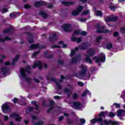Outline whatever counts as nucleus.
I'll use <instances>...</instances> for the list:
<instances>
[{
    "label": "nucleus",
    "mask_w": 125,
    "mask_h": 125,
    "mask_svg": "<svg viewBox=\"0 0 125 125\" xmlns=\"http://www.w3.org/2000/svg\"><path fill=\"white\" fill-rule=\"evenodd\" d=\"M80 71H79L78 75H76L77 78H83L84 80H88L90 78L91 74L87 71V66L83 64H82L80 66Z\"/></svg>",
    "instance_id": "obj_1"
},
{
    "label": "nucleus",
    "mask_w": 125,
    "mask_h": 125,
    "mask_svg": "<svg viewBox=\"0 0 125 125\" xmlns=\"http://www.w3.org/2000/svg\"><path fill=\"white\" fill-rule=\"evenodd\" d=\"M98 122H99L100 125H120L121 123L111 120H105L103 121V119L101 118H99L97 120Z\"/></svg>",
    "instance_id": "obj_2"
},
{
    "label": "nucleus",
    "mask_w": 125,
    "mask_h": 125,
    "mask_svg": "<svg viewBox=\"0 0 125 125\" xmlns=\"http://www.w3.org/2000/svg\"><path fill=\"white\" fill-rule=\"evenodd\" d=\"M31 68V66H27V67L26 68V69H25L24 68H21L20 70V75L19 76L21 79H26V82H29V81H31L30 78H26V71H27V74H30L31 72L30 71V69Z\"/></svg>",
    "instance_id": "obj_3"
},
{
    "label": "nucleus",
    "mask_w": 125,
    "mask_h": 125,
    "mask_svg": "<svg viewBox=\"0 0 125 125\" xmlns=\"http://www.w3.org/2000/svg\"><path fill=\"white\" fill-rule=\"evenodd\" d=\"M94 53H95V51H94V50L92 49H89L88 50V52L86 54V58L85 59L87 63H89V64H91L92 63L90 57L92 56V55H94Z\"/></svg>",
    "instance_id": "obj_4"
},
{
    "label": "nucleus",
    "mask_w": 125,
    "mask_h": 125,
    "mask_svg": "<svg viewBox=\"0 0 125 125\" xmlns=\"http://www.w3.org/2000/svg\"><path fill=\"white\" fill-rule=\"evenodd\" d=\"M93 60H95L96 63H99V62H104L105 60H106V57H105V54L102 53L100 55V57H94L93 58Z\"/></svg>",
    "instance_id": "obj_5"
},
{
    "label": "nucleus",
    "mask_w": 125,
    "mask_h": 125,
    "mask_svg": "<svg viewBox=\"0 0 125 125\" xmlns=\"http://www.w3.org/2000/svg\"><path fill=\"white\" fill-rule=\"evenodd\" d=\"M81 34V31L80 30H75L74 31L73 36V37L71 38V41L72 42H78V43L79 42H81L82 41V38L79 37L78 38H77L75 37V36H77V35H80Z\"/></svg>",
    "instance_id": "obj_6"
},
{
    "label": "nucleus",
    "mask_w": 125,
    "mask_h": 125,
    "mask_svg": "<svg viewBox=\"0 0 125 125\" xmlns=\"http://www.w3.org/2000/svg\"><path fill=\"white\" fill-rule=\"evenodd\" d=\"M9 103H5L1 106V109L3 111V113H8L10 112V108H9Z\"/></svg>",
    "instance_id": "obj_7"
},
{
    "label": "nucleus",
    "mask_w": 125,
    "mask_h": 125,
    "mask_svg": "<svg viewBox=\"0 0 125 125\" xmlns=\"http://www.w3.org/2000/svg\"><path fill=\"white\" fill-rule=\"evenodd\" d=\"M104 116H105V112H102L100 113V115H99V118H94V119H92V120H91V125H95V123L97 122L98 123H100L99 122V121H97V119H102V118H101V117H104Z\"/></svg>",
    "instance_id": "obj_8"
},
{
    "label": "nucleus",
    "mask_w": 125,
    "mask_h": 125,
    "mask_svg": "<svg viewBox=\"0 0 125 125\" xmlns=\"http://www.w3.org/2000/svg\"><path fill=\"white\" fill-rule=\"evenodd\" d=\"M61 80H60L59 81H56V80H55V78H51V80L52 82H55V83L58 87V88H61V85H60V83H62V80L64 79H65V77H64L63 76H61Z\"/></svg>",
    "instance_id": "obj_9"
},
{
    "label": "nucleus",
    "mask_w": 125,
    "mask_h": 125,
    "mask_svg": "<svg viewBox=\"0 0 125 125\" xmlns=\"http://www.w3.org/2000/svg\"><path fill=\"white\" fill-rule=\"evenodd\" d=\"M105 27L104 26H99L98 25L97 26V32L98 33H109V30H104Z\"/></svg>",
    "instance_id": "obj_10"
},
{
    "label": "nucleus",
    "mask_w": 125,
    "mask_h": 125,
    "mask_svg": "<svg viewBox=\"0 0 125 125\" xmlns=\"http://www.w3.org/2000/svg\"><path fill=\"white\" fill-rule=\"evenodd\" d=\"M72 108L73 109H81L83 107V105L81 104V103L79 102H74L72 104Z\"/></svg>",
    "instance_id": "obj_11"
},
{
    "label": "nucleus",
    "mask_w": 125,
    "mask_h": 125,
    "mask_svg": "<svg viewBox=\"0 0 125 125\" xmlns=\"http://www.w3.org/2000/svg\"><path fill=\"white\" fill-rule=\"evenodd\" d=\"M118 19V17H114V16H111L109 17H107L105 18V21L107 23V22H112L114 21H117V20Z\"/></svg>",
    "instance_id": "obj_12"
},
{
    "label": "nucleus",
    "mask_w": 125,
    "mask_h": 125,
    "mask_svg": "<svg viewBox=\"0 0 125 125\" xmlns=\"http://www.w3.org/2000/svg\"><path fill=\"white\" fill-rule=\"evenodd\" d=\"M83 6H79L76 10H74L72 12V15L73 16H77V15H78L82 10H83Z\"/></svg>",
    "instance_id": "obj_13"
},
{
    "label": "nucleus",
    "mask_w": 125,
    "mask_h": 125,
    "mask_svg": "<svg viewBox=\"0 0 125 125\" xmlns=\"http://www.w3.org/2000/svg\"><path fill=\"white\" fill-rule=\"evenodd\" d=\"M10 118H14L15 119L16 121L18 122H20L21 121V118L20 115H18L17 113H13L10 116Z\"/></svg>",
    "instance_id": "obj_14"
},
{
    "label": "nucleus",
    "mask_w": 125,
    "mask_h": 125,
    "mask_svg": "<svg viewBox=\"0 0 125 125\" xmlns=\"http://www.w3.org/2000/svg\"><path fill=\"white\" fill-rule=\"evenodd\" d=\"M62 29L65 32H71L72 31V27L70 24H64L62 26Z\"/></svg>",
    "instance_id": "obj_15"
},
{
    "label": "nucleus",
    "mask_w": 125,
    "mask_h": 125,
    "mask_svg": "<svg viewBox=\"0 0 125 125\" xmlns=\"http://www.w3.org/2000/svg\"><path fill=\"white\" fill-rule=\"evenodd\" d=\"M37 66H38L40 70L42 69V62H40V61L35 62L33 65V68H36Z\"/></svg>",
    "instance_id": "obj_16"
},
{
    "label": "nucleus",
    "mask_w": 125,
    "mask_h": 125,
    "mask_svg": "<svg viewBox=\"0 0 125 125\" xmlns=\"http://www.w3.org/2000/svg\"><path fill=\"white\" fill-rule=\"evenodd\" d=\"M117 116L119 118L122 117H125V110L124 109H120L117 111Z\"/></svg>",
    "instance_id": "obj_17"
},
{
    "label": "nucleus",
    "mask_w": 125,
    "mask_h": 125,
    "mask_svg": "<svg viewBox=\"0 0 125 125\" xmlns=\"http://www.w3.org/2000/svg\"><path fill=\"white\" fill-rule=\"evenodd\" d=\"M0 74L3 75V76H6L7 74V68H6V66H3L0 69Z\"/></svg>",
    "instance_id": "obj_18"
},
{
    "label": "nucleus",
    "mask_w": 125,
    "mask_h": 125,
    "mask_svg": "<svg viewBox=\"0 0 125 125\" xmlns=\"http://www.w3.org/2000/svg\"><path fill=\"white\" fill-rule=\"evenodd\" d=\"M46 2L44 1H37L35 3V6L36 7H40L41 5H46Z\"/></svg>",
    "instance_id": "obj_19"
},
{
    "label": "nucleus",
    "mask_w": 125,
    "mask_h": 125,
    "mask_svg": "<svg viewBox=\"0 0 125 125\" xmlns=\"http://www.w3.org/2000/svg\"><path fill=\"white\" fill-rule=\"evenodd\" d=\"M81 59H82L81 55H77L75 58L72 59V63H77V62H79V61H81Z\"/></svg>",
    "instance_id": "obj_20"
},
{
    "label": "nucleus",
    "mask_w": 125,
    "mask_h": 125,
    "mask_svg": "<svg viewBox=\"0 0 125 125\" xmlns=\"http://www.w3.org/2000/svg\"><path fill=\"white\" fill-rule=\"evenodd\" d=\"M62 4H63V5H65L66 6H69V5H72V4H74L75 2L74 1H62Z\"/></svg>",
    "instance_id": "obj_21"
},
{
    "label": "nucleus",
    "mask_w": 125,
    "mask_h": 125,
    "mask_svg": "<svg viewBox=\"0 0 125 125\" xmlns=\"http://www.w3.org/2000/svg\"><path fill=\"white\" fill-rule=\"evenodd\" d=\"M38 47H39V48H43L44 47L42 46H40V45L39 44H32L30 46V48L31 49H35L36 48H38Z\"/></svg>",
    "instance_id": "obj_22"
},
{
    "label": "nucleus",
    "mask_w": 125,
    "mask_h": 125,
    "mask_svg": "<svg viewBox=\"0 0 125 125\" xmlns=\"http://www.w3.org/2000/svg\"><path fill=\"white\" fill-rule=\"evenodd\" d=\"M86 94H88V95H89V96H91V93H90V91L88 90H86L83 92V94H82L83 97H84V96H86Z\"/></svg>",
    "instance_id": "obj_23"
},
{
    "label": "nucleus",
    "mask_w": 125,
    "mask_h": 125,
    "mask_svg": "<svg viewBox=\"0 0 125 125\" xmlns=\"http://www.w3.org/2000/svg\"><path fill=\"white\" fill-rule=\"evenodd\" d=\"M18 58H19V55H17L15 58H14L12 62L11 63V65H15V62H17V61L18 60Z\"/></svg>",
    "instance_id": "obj_24"
},
{
    "label": "nucleus",
    "mask_w": 125,
    "mask_h": 125,
    "mask_svg": "<svg viewBox=\"0 0 125 125\" xmlns=\"http://www.w3.org/2000/svg\"><path fill=\"white\" fill-rule=\"evenodd\" d=\"M78 49H79V48L77 47L75 48V49L72 50L71 52L70 56H74L75 53H76V51H77Z\"/></svg>",
    "instance_id": "obj_25"
},
{
    "label": "nucleus",
    "mask_w": 125,
    "mask_h": 125,
    "mask_svg": "<svg viewBox=\"0 0 125 125\" xmlns=\"http://www.w3.org/2000/svg\"><path fill=\"white\" fill-rule=\"evenodd\" d=\"M112 47H113V44L111 43H108L106 44L105 48H106V49H111Z\"/></svg>",
    "instance_id": "obj_26"
},
{
    "label": "nucleus",
    "mask_w": 125,
    "mask_h": 125,
    "mask_svg": "<svg viewBox=\"0 0 125 125\" xmlns=\"http://www.w3.org/2000/svg\"><path fill=\"white\" fill-rule=\"evenodd\" d=\"M64 92L68 94V96H69L70 94L71 93V91L68 88L64 89Z\"/></svg>",
    "instance_id": "obj_27"
},
{
    "label": "nucleus",
    "mask_w": 125,
    "mask_h": 125,
    "mask_svg": "<svg viewBox=\"0 0 125 125\" xmlns=\"http://www.w3.org/2000/svg\"><path fill=\"white\" fill-rule=\"evenodd\" d=\"M40 15L43 17V18H46V14L43 11H41L40 13Z\"/></svg>",
    "instance_id": "obj_28"
},
{
    "label": "nucleus",
    "mask_w": 125,
    "mask_h": 125,
    "mask_svg": "<svg viewBox=\"0 0 125 125\" xmlns=\"http://www.w3.org/2000/svg\"><path fill=\"white\" fill-rule=\"evenodd\" d=\"M11 40L9 37H6L4 39H0V42H5V41H10Z\"/></svg>",
    "instance_id": "obj_29"
},
{
    "label": "nucleus",
    "mask_w": 125,
    "mask_h": 125,
    "mask_svg": "<svg viewBox=\"0 0 125 125\" xmlns=\"http://www.w3.org/2000/svg\"><path fill=\"white\" fill-rule=\"evenodd\" d=\"M79 48L80 49H86V44H82L81 46H80Z\"/></svg>",
    "instance_id": "obj_30"
},
{
    "label": "nucleus",
    "mask_w": 125,
    "mask_h": 125,
    "mask_svg": "<svg viewBox=\"0 0 125 125\" xmlns=\"http://www.w3.org/2000/svg\"><path fill=\"white\" fill-rule=\"evenodd\" d=\"M114 105V106H115V107L117 108V109H119V108L121 107V104L118 103H114L113 105L111 106V107H113Z\"/></svg>",
    "instance_id": "obj_31"
},
{
    "label": "nucleus",
    "mask_w": 125,
    "mask_h": 125,
    "mask_svg": "<svg viewBox=\"0 0 125 125\" xmlns=\"http://www.w3.org/2000/svg\"><path fill=\"white\" fill-rule=\"evenodd\" d=\"M125 90H124L122 92V95L121 96V97H122V98H123L124 99V102L125 103Z\"/></svg>",
    "instance_id": "obj_32"
},
{
    "label": "nucleus",
    "mask_w": 125,
    "mask_h": 125,
    "mask_svg": "<svg viewBox=\"0 0 125 125\" xmlns=\"http://www.w3.org/2000/svg\"><path fill=\"white\" fill-rule=\"evenodd\" d=\"M37 103V102L36 101H32L31 102V104H35V107L36 110H39V106L36 104Z\"/></svg>",
    "instance_id": "obj_33"
},
{
    "label": "nucleus",
    "mask_w": 125,
    "mask_h": 125,
    "mask_svg": "<svg viewBox=\"0 0 125 125\" xmlns=\"http://www.w3.org/2000/svg\"><path fill=\"white\" fill-rule=\"evenodd\" d=\"M59 44H60L61 45H62V47H63V48H65V47H66V46H67L66 44H63V42H62V41L59 42Z\"/></svg>",
    "instance_id": "obj_34"
},
{
    "label": "nucleus",
    "mask_w": 125,
    "mask_h": 125,
    "mask_svg": "<svg viewBox=\"0 0 125 125\" xmlns=\"http://www.w3.org/2000/svg\"><path fill=\"white\" fill-rule=\"evenodd\" d=\"M81 124L80 125H83L85 124V120L84 119H80Z\"/></svg>",
    "instance_id": "obj_35"
},
{
    "label": "nucleus",
    "mask_w": 125,
    "mask_h": 125,
    "mask_svg": "<svg viewBox=\"0 0 125 125\" xmlns=\"http://www.w3.org/2000/svg\"><path fill=\"white\" fill-rule=\"evenodd\" d=\"M96 13L97 16H100V17H101V16H102L103 15L102 12L100 11H97Z\"/></svg>",
    "instance_id": "obj_36"
},
{
    "label": "nucleus",
    "mask_w": 125,
    "mask_h": 125,
    "mask_svg": "<svg viewBox=\"0 0 125 125\" xmlns=\"http://www.w3.org/2000/svg\"><path fill=\"white\" fill-rule=\"evenodd\" d=\"M78 97H79V95H78V94H77L76 93H73V99H77Z\"/></svg>",
    "instance_id": "obj_37"
},
{
    "label": "nucleus",
    "mask_w": 125,
    "mask_h": 125,
    "mask_svg": "<svg viewBox=\"0 0 125 125\" xmlns=\"http://www.w3.org/2000/svg\"><path fill=\"white\" fill-rule=\"evenodd\" d=\"M109 116L110 117V118H113L116 116V114H115V113H113L112 112H110L109 113Z\"/></svg>",
    "instance_id": "obj_38"
},
{
    "label": "nucleus",
    "mask_w": 125,
    "mask_h": 125,
    "mask_svg": "<svg viewBox=\"0 0 125 125\" xmlns=\"http://www.w3.org/2000/svg\"><path fill=\"white\" fill-rule=\"evenodd\" d=\"M33 110H34V108L32 107H28L27 108V110H26V112H30L31 111H33Z\"/></svg>",
    "instance_id": "obj_39"
},
{
    "label": "nucleus",
    "mask_w": 125,
    "mask_h": 125,
    "mask_svg": "<svg viewBox=\"0 0 125 125\" xmlns=\"http://www.w3.org/2000/svg\"><path fill=\"white\" fill-rule=\"evenodd\" d=\"M78 84L80 86H83L84 85V83H83L82 82H78Z\"/></svg>",
    "instance_id": "obj_40"
},
{
    "label": "nucleus",
    "mask_w": 125,
    "mask_h": 125,
    "mask_svg": "<svg viewBox=\"0 0 125 125\" xmlns=\"http://www.w3.org/2000/svg\"><path fill=\"white\" fill-rule=\"evenodd\" d=\"M88 13H89V10H87L83 12L82 14L83 15H87Z\"/></svg>",
    "instance_id": "obj_41"
},
{
    "label": "nucleus",
    "mask_w": 125,
    "mask_h": 125,
    "mask_svg": "<svg viewBox=\"0 0 125 125\" xmlns=\"http://www.w3.org/2000/svg\"><path fill=\"white\" fill-rule=\"evenodd\" d=\"M4 121H7L8 120V117L7 115H2Z\"/></svg>",
    "instance_id": "obj_42"
},
{
    "label": "nucleus",
    "mask_w": 125,
    "mask_h": 125,
    "mask_svg": "<svg viewBox=\"0 0 125 125\" xmlns=\"http://www.w3.org/2000/svg\"><path fill=\"white\" fill-rule=\"evenodd\" d=\"M15 16H16L15 13H12L10 14V17H15Z\"/></svg>",
    "instance_id": "obj_43"
},
{
    "label": "nucleus",
    "mask_w": 125,
    "mask_h": 125,
    "mask_svg": "<svg viewBox=\"0 0 125 125\" xmlns=\"http://www.w3.org/2000/svg\"><path fill=\"white\" fill-rule=\"evenodd\" d=\"M9 32H10V29H8L4 30L3 33L4 34H7V33H9Z\"/></svg>",
    "instance_id": "obj_44"
},
{
    "label": "nucleus",
    "mask_w": 125,
    "mask_h": 125,
    "mask_svg": "<svg viewBox=\"0 0 125 125\" xmlns=\"http://www.w3.org/2000/svg\"><path fill=\"white\" fill-rule=\"evenodd\" d=\"M43 125V122H38L35 124V125Z\"/></svg>",
    "instance_id": "obj_45"
},
{
    "label": "nucleus",
    "mask_w": 125,
    "mask_h": 125,
    "mask_svg": "<svg viewBox=\"0 0 125 125\" xmlns=\"http://www.w3.org/2000/svg\"><path fill=\"white\" fill-rule=\"evenodd\" d=\"M120 31L121 32H122V33L124 34V33H125V27L121 28L120 29Z\"/></svg>",
    "instance_id": "obj_46"
},
{
    "label": "nucleus",
    "mask_w": 125,
    "mask_h": 125,
    "mask_svg": "<svg viewBox=\"0 0 125 125\" xmlns=\"http://www.w3.org/2000/svg\"><path fill=\"white\" fill-rule=\"evenodd\" d=\"M24 7L25 8L29 9V8H31V6L29 4H25L24 5Z\"/></svg>",
    "instance_id": "obj_47"
},
{
    "label": "nucleus",
    "mask_w": 125,
    "mask_h": 125,
    "mask_svg": "<svg viewBox=\"0 0 125 125\" xmlns=\"http://www.w3.org/2000/svg\"><path fill=\"white\" fill-rule=\"evenodd\" d=\"M61 47V46H57L56 45H54L52 46L53 48H59Z\"/></svg>",
    "instance_id": "obj_48"
},
{
    "label": "nucleus",
    "mask_w": 125,
    "mask_h": 125,
    "mask_svg": "<svg viewBox=\"0 0 125 125\" xmlns=\"http://www.w3.org/2000/svg\"><path fill=\"white\" fill-rule=\"evenodd\" d=\"M109 8L111 9V10H115L116 9V7L114 6H111L109 7Z\"/></svg>",
    "instance_id": "obj_49"
},
{
    "label": "nucleus",
    "mask_w": 125,
    "mask_h": 125,
    "mask_svg": "<svg viewBox=\"0 0 125 125\" xmlns=\"http://www.w3.org/2000/svg\"><path fill=\"white\" fill-rule=\"evenodd\" d=\"M101 39H102V37H98L97 38V42H99V41L101 40Z\"/></svg>",
    "instance_id": "obj_50"
},
{
    "label": "nucleus",
    "mask_w": 125,
    "mask_h": 125,
    "mask_svg": "<svg viewBox=\"0 0 125 125\" xmlns=\"http://www.w3.org/2000/svg\"><path fill=\"white\" fill-rule=\"evenodd\" d=\"M81 35H82V36H85L86 35V32L85 31H82V32H80Z\"/></svg>",
    "instance_id": "obj_51"
},
{
    "label": "nucleus",
    "mask_w": 125,
    "mask_h": 125,
    "mask_svg": "<svg viewBox=\"0 0 125 125\" xmlns=\"http://www.w3.org/2000/svg\"><path fill=\"white\" fill-rule=\"evenodd\" d=\"M79 21H80V22H85L86 20L85 19H79Z\"/></svg>",
    "instance_id": "obj_52"
},
{
    "label": "nucleus",
    "mask_w": 125,
    "mask_h": 125,
    "mask_svg": "<svg viewBox=\"0 0 125 125\" xmlns=\"http://www.w3.org/2000/svg\"><path fill=\"white\" fill-rule=\"evenodd\" d=\"M38 52H34L33 55H32V58H34V57H35L36 56V55H37L38 54Z\"/></svg>",
    "instance_id": "obj_53"
},
{
    "label": "nucleus",
    "mask_w": 125,
    "mask_h": 125,
    "mask_svg": "<svg viewBox=\"0 0 125 125\" xmlns=\"http://www.w3.org/2000/svg\"><path fill=\"white\" fill-rule=\"evenodd\" d=\"M119 36V32H115L114 34V37H118Z\"/></svg>",
    "instance_id": "obj_54"
},
{
    "label": "nucleus",
    "mask_w": 125,
    "mask_h": 125,
    "mask_svg": "<svg viewBox=\"0 0 125 125\" xmlns=\"http://www.w3.org/2000/svg\"><path fill=\"white\" fill-rule=\"evenodd\" d=\"M5 12H7V9H3V10H2V13H5Z\"/></svg>",
    "instance_id": "obj_55"
},
{
    "label": "nucleus",
    "mask_w": 125,
    "mask_h": 125,
    "mask_svg": "<svg viewBox=\"0 0 125 125\" xmlns=\"http://www.w3.org/2000/svg\"><path fill=\"white\" fill-rule=\"evenodd\" d=\"M18 101V99L17 98H15L13 99V102L14 103H17V102Z\"/></svg>",
    "instance_id": "obj_56"
},
{
    "label": "nucleus",
    "mask_w": 125,
    "mask_h": 125,
    "mask_svg": "<svg viewBox=\"0 0 125 125\" xmlns=\"http://www.w3.org/2000/svg\"><path fill=\"white\" fill-rule=\"evenodd\" d=\"M32 119H33V120H36L37 119V116L32 115Z\"/></svg>",
    "instance_id": "obj_57"
},
{
    "label": "nucleus",
    "mask_w": 125,
    "mask_h": 125,
    "mask_svg": "<svg viewBox=\"0 0 125 125\" xmlns=\"http://www.w3.org/2000/svg\"><path fill=\"white\" fill-rule=\"evenodd\" d=\"M54 99H59L60 97L59 96H56L54 97Z\"/></svg>",
    "instance_id": "obj_58"
},
{
    "label": "nucleus",
    "mask_w": 125,
    "mask_h": 125,
    "mask_svg": "<svg viewBox=\"0 0 125 125\" xmlns=\"http://www.w3.org/2000/svg\"><path fill=\"white\" fill-rule=\"evenodd\" d=\"M5 65H10V62H5Z\"/></svg>",
    "instance_id": "obj_59"
},
{
    "label": "nucleus",
    "mask_w": 125,
    "mask_h": 125,
    "mask_svg": "<svg viewBox=\"0 0 125 125\" xmlns=\"http://www.w3.org/2000/svg\"><path fill=\"white\" fill-rule=\"evenodd\" d=\"M29 42L33 43V42H34V40H33V39H31L30 40H29Z\"/></svg>",
    "instance_id": "obj_60"
},
{
    "label": "nucleus",
    "mask_w": 125,
    "mask_h": 125,
    "mask_svg": "<svg viewBox=\"0 0 125 125\" xmlns=\"http://www.w3.org/2000/svg\"><path fill=\"white\" fill-rule=\"evenodd\" d=\"M63 119H64V117L63 116H61L59 118V121H62V120H63Z\"/></svg>",
    "instance_id": "obj_61"
},
{
    "label": "nucleus",
    "mask_w": 125,
    "mask_h": 125,
    "mask_svg": "<svg viewBox=\"0 0 125 125\" xmlns=\"http://www.w3.org/2000/svg\"><path fill=\"white\" fill-rule=\"evenodd\" d=\"M54 104V101H51V102H50L51 106H52V105H53Z\"/></svg>",
    "instance_id": "obj_62"
},
{
    "label": "nucleus",
    "mask_w": 125,
    "mask_h": 125,
    "mask_svg": "<svg viewBox=\"0 0 125 125\" xmlns=\"http://www.w3.org/2000/svg\"><path fill=\"white\" fill-rule=\"evenodd\" d=\"M34 81L35 82V83H39V80L34 78Z\"/></svg>",
    "instance_id": "obj_63"
},
{
    "label": "nucleus",
    "mask_w": 125,
    "mask_h": 125,
    "mask_svg": "<svg viewBox=\"0 0 125 125\" xmlns=\"http://www.w3.org/2000/svg\"><path fill=\"white\" fill-rule=\"evenodd\" d=\"M48 7L49 8H51V7H52V4H50L48 6Z\"/></svg>",
    "instance_id": "obj_64"
}]
</instances>
